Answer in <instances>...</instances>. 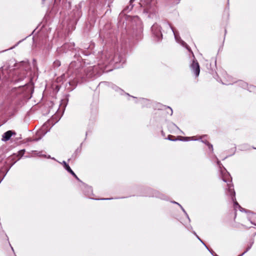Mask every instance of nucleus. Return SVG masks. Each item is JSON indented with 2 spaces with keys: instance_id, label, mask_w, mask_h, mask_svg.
Wrapping results in <instances>:
<instances>
[{
  "instance_id": "39448f33",
  "label": "nucleus",
  "mask_w": 256,
  "mask_h": 256,
  "mask_svg": "<svg viewBox=\"0 0 256 256\" xmlns=\"http://www.w3.org/2000/svg\"><path fill=\"white\" fill-rule=\"evenodd\" d=\"M151 30L153 36L156 37V40H160L162 38V34L160 26L157 24H154L152 26Z\"/></svg>"
},
{
  "instance_id": "dca6fc26",
  "label": "nucleus",
  "mask_w": 256,
  "mask_h": 256,
  "mask_svg": "<svg viewBox=\"0 0 256 256\" xmlns=\"http://www.w3.org/2000/svg\"><path fill=\"white\" fill-rule=\"evenodd\" d=\"M60 64L61 62L59 60H56L53 63V65L54 68H58L60 66Z\"/></svg>"
},
{
  "instance_id": "c756f323",
  "label": "nucleus",
  "mask_w": 256,
  "mask_h": 256,
  "mask_svg": "<svg viewBox=\"0 0 256 256\" xmlns=\"http://www.w3.org/2000/svg\"><path fill=\"white\" fill-rule=\"evenodd\" d=\"M135 0H130V4L134 1Z\"/></svg>"
},
{
  "instance_id": "bb28decb",
  "label": "nucleus",
  "mask_w": 256,
  "mask_h": 256,
  "mask_svg": "<svg viewBox=\"0 0 256 256\" xmlns=\"http://www.w3.org/2000/svg\"><path fill=\"white\" fill-rule=\"evenodd\" d=\"M193 233H194V235H196V238H198V240H200V238H199V236L196 234V232H193Z\"/></svg>"
},
{
  "instance_id": "6ab92c4d",
  "label": "nucleus",
  "mask_w": 256,
  "mask_h": 256,
  "mask_svg": "<svg viewBox=\"0 0 256 256\" xmlns=\"http://www.w3.org/2000/svg\"><path fill=\"white\" fill-rule=\"evenodd\" d=\"M202 142L206 144V145H208V146L209 149L210 150L212 151H213V147H212V144H210L207 141L202 140Z\"/></svg>"
},
{
  "instance_id": "f257e3e1",
  "label": "nucleus",
  "mask_w": 256,
  "mask_h": 256,
  "mask_svg": "<svg viewBox=\"0 0 256 256\" xmlns=\"http://www.w3.org/2000/svg\"><path fill=\"white\" fill-rule=\"evenodd\" d=\"M100 72L98 70V66H89L86 68L82 59L78 58L76 60H74L69 65L67 75L71 77L70 80L74 79L76 77L82 78L84 75L86 77H91L96 74Z\"/></svg>"
},
{
  "instance_id": "412c9836",
  "label": "nucleus",
  "mask_w": 256,
  "mask_h": 256,
  "mask_svg": "<svg viewBox=\"0 0 256 256\" xmlns=\"http://www.w3.org/2000/svg\"><path fill=\"white\" fill-rule=\"evenodd\" d=\"M204 246L205 247L209 250V252L213 254V252L212 250H210L208 249V246L205 244L203 242V241L200 239V240H199Z\"/></svg>"
},
{
  "instance_id": "473e14b6",
  "label": "nucleus",
  "mask_w": 256,
  "mask_h": 256,
  "mask_svg": "<svg viewBox=\"0 0 256 256\" xmlns=\"http://www.w3.org/2000/svg\"><path fill=\"white\" fill-rule=\"evenodd\" d=\"M254 148V149H256V148Z\"/></svg>"
},
{
  "instance_id": "5701e85b",
  "label": "nucleus",
  "mask_w": 256,
  "mask_h": 256,
  "mask_svg": "<svg viewBox=\"0 0 256 256\" xmlns=\"http://www.w3.org/2000/svg\"><path fill=\"white\" fill-rule=\"evenodd\" d=\"M85 188H86L88 190V192H92V188H91L90 186H85Z\"/></svg>"
},
{
  "instance_id": "4468645a",
  "label": "nucleus",
  "mask_w": 256,
  "mask_h": 256,
  "mask_svg": "<svg viewBox=\"0 0 256 256\" xmlns=\"http://www.w3.org/2000/svg\"><path fill=\"white\" fill-rule=\"evenodd\" d=\"M26 72L24 71V72H22V74L20 76H18V79L14 80L15 82H18L23 80L24 79V78H26Z\"/></svg>"
},
{
  "instance_id": "1a4fd4ad",
  "label": "nucleus",
  "mask_w": 256,
  "mask_h": 256,
  "mask_svg": "<svg viewBox=\"0 0 256 256\" xmlns=\"http://www.w3.org/2000/svg\"><path fill=\"white\" fill-rule=\"evenodd\" d=\"M166 24L172 31L173 33H174V36L175 39L176 40V42H178L180 43V44L182 46H185L188 50L189 52H190L192 53L193 56H194V54L192 52L190 48L188 47V44L184 42L183 40H180V37L178 36L177 34H176L175 33V32H174L172 27L170 26V24H168V23H166Z\"/></svg>"
},
{
  "instance_id": "ddd939ff",
  "label": "nucleus",
  "mask_w": 256,
  "mask_h": 256,
  "mask_svg": "<svg viewBox=\"0 0 256 256\" xmlns=\"http://www.w3.org/2000/svg\"><path fill=\"white\" fill-rule=\"evenodd\" d=\"M62 164L65 168V169L70 174H71L72 176H75V173L72 171V170L70 168V166L65 161L62 162Z\"/></svg>"
},
{
  "instance_id": "b1692460",
  "label": "nucleus",
  "mask_w": 256,
  "mask_h": 256,
  "mask_svg": "<svg viewBox=\"0 0 256 256\" xmlns=\"http://www.w3.org/2000/svg\"><path fill=\"white\" fill-rule=\"evenodd\" d=\"M147 196H158V197H159L160 198H162V199H164V198H163V196H158V195H157V194H156L155 195H150V194H149V195H147Z\"/></svg>"
},
{
  "instance_id": "f3484780",
  "label": "nucleus",
  "mask_w": 256,
  "mask_h": 256,
  "mask_svg": "<svg viewBox=\"0 0 256 256\" xmlns=\"http://www.w3.org/2000/svg\"><path fill=\"white\" fill-rule=\"evenodd\" d=\"M253 242H252L250 246H248V248H246V250L242 254H241L240 255L238 256H243L244 254L246 252H248L252 248V244H253Z\"/></svg>"
},
{
  "instance_id": "20e7f679",
  "label": "nucleus",
  "mask_w": 256,
  "mask_h": 256,
  "mask_svg": "<svg viewBox=\"0 0 256 256\" xmlns=\"http://www.w3.org/2000/svg\"><path fill=\"white\" fill-rule=\"evenodd\" d=\"M217 159V164L220 169L222 174V178L224 182H231L232 180L230 174L226 171V169L222 166L220 162Z\"/></svg>"
},
{
  "instance_id": "f03ea898",
  "label": "nucleus",
  "mask_w": 256,
  "mask_h": 256,
  "mask_svg": "<svg viewBox=\"0 0 256 256\" xmlns=\"http://www.w3.org/2000/svg\"><path fill=\"white\" fill-rule=\"evenodd\" d=\"M98 58V68L102 72L108 64H118L122 61V58L118 54L114 56L112 52L108 50H104L99 54Z\"/></svg>"
},
{
  "instance_id": "0eeeda50",
  "label": "nucleus",
  "mask_w": 256,
  "mask_h": 256,
  "mask_svg": "<svg viewBox=\"0 0 256 256\" xmlns=\"http://www.w3.org/2000/svg\"><path fill=\"white\" fill-rule=\"evenodd\" d=\"M74 43H66L64 44L62 46L57 49V52L60 54L62 52H67L68 50H74Z\"/></svg>"
},
{
  "instance_id": "9b49d317",
  "label": "nucleus",
  "mask_w": 256,
  "mask_h": 256,
  "mask_svg": "<svg viewBox=\"0 0 256 256\" xmlns=\"http://www.w3.org/2000/svg\"><path fill=\"white\" fill-rule=\"evenodd\" d=\"M13 134H15V132L12 130L6 132L3 134L2 140L4 142L8 140Z\"/></svg>"
},
{
  "instance_id": "6e6552de",
  "label": "nucleus",
  "mask_w": 256,
  "mask_h": 256,
  "mask_svg": "<svg viewBox=\"0 0 256 256\" xmlns=\"http://www.w3.org/2000/svg\"><path fill=\"white\" fill-rule=\"evenodd\" d=\"M48 122L45 123L42 127L37 132L36 136H38V138H36L34 139V140L38 141L39 140L41 139V138L44 136L50 130V129L48 130Z\"/></svg>"
},
{
  "instance_id": "2f4dec72",
  "label": "nucleus",
  "mask_w": 256,
  "mask_h": 256,
  "mask_svg": "<svg viewBox=\"0 0 256 256\" xmlns=\"http://www.w3.org/2000/svg\"><path fill=\"white\" fill-rule=\"evenodd\" d=\"M88 196H90L89 194H86Z\"/></svg>"
},
{
  "instance_id": "9d476101",
  "label": "nucleus",
  "mask_w": 256,
  "mask_h": 256,
  "mask_svg": "<svg viewBox=\"0 0 256 256\" xmlns=\"http://www.w3.org/2000/svg\"><path fill=\"white\" fill-rule=\"evenodd\" d=\"M192 71L194 73L196 76H198L200 74V66L196 60H194L190 66Z\"/></svg>"
},
{
  "instance_id": "2eb2a0df",
  "label": "nucleus",
  "mask_w": 256,
  "mask_h": 256,
  "mask_svg": "<svg viewBox=\"0 0 256 256\" xmlns=\"http://www.w3.org/2000/svg\"><path fill=\"white\" fill-rule=\"evenodd\" d=\"M238 84L242 86V88H248V84L245 82H243L242 80H240L238 82Z\"/></svg>"
},
{
  "instance_id": "423d86ee",
  "label": "nucleus",
  "mask_w": 256,
  "mask_h": 256,
  "mask_svg": "<svg viewBox=\"0 0 256 256\" xmlns=\"http://www.w3.org/2000/svg\"><path fill=\"white\" fill-rule=\"evenodd\" d=\"M141 6L144 8V12L146 13H150L154 10V8L152 4L150 2V0H142L140 2Z\"/></svg>"
},
{
  "instance_id": "aec40b11",
  "label": "nucleus",
  "mask_w": 256,
  "mask_h": 256,
  "mask_svg": "<svg viewBox=\"0 0 256 256\" xmlns=\"http://www.w3.org/2000/svg\"><path fill=\"white\" fill-rule=\"evenodd\" d=\"M173 202V203H174V204H178V206L181 208H182V211L184 212L186 214V216L188 217V220H190V218H188V215L187 213L185 211V210H184V208H182V206L180 204L178 203V202Z\"/></svg>"
},
{
  "instance_id": "7ed1b4c3",
  "label": "nucleus",
  "mask_w": 256,
  "mask_h": 256,
  "mask_svg": "<svg viewBox=\"0 0 256 256\" xmlns=\"http://www.w3.org/2000/svg\"><path fill=\"white\" fill-rule=\"evenodd\" d=\"M228 194L232 197V200L234 204V208L236 209V207H238L240 211L246 212L245 209L241 207V206H240L238 202L236 201V198L235 197L236 193L234 190V186L231 184H228Z\"/></svg>"
},
{
  "instance_id": "a211bd4d",
  "label": "nucleus",
  "mask_w": 256,
  "mask_h": 256,
  "mask_svg": "<svg viewBox=\"0 0 256 256\" xmlns=\"http://www.w3.org/2000/svg\"><path fill=\"white\" fill-rule=\"evenodd\" d=\"M248 90L250 92H253L256 94V86H250V87L248 88Z\"/></svg>"
},
{
  "instance_id": "393cba45",
  "label": "nucleus",
  "mask_w": 256,
  "mask_h": 256,
  "mask_svg": "<svg viewBox=\"0 0 256 256\" xmlns=\"http://www.w3.org/2000/svg\"><path fill=\"white\" fill-rule=\"evenodd\" d=\"M168 108L170 110V112H168V113L170 114V115H172V109L170 107H169V106H168Z\"/></svg>"
},
{
  "instance_id": "f8f14e48",
  "label": "nucleus",
  "mask_w": 256,
  "mask_h": 256,
  "mask_svg": "<svg viewBox=\"0 0 256 256\" xmlns=\"http://www.w3.org/2000/svg\"><path fill=\"white\" fill-rule=\"evenodd\" d=\"M226 78L227 80L226 82H222L223 84L229 85L232 84L234 82L233 80V78L231 76L227 74H226Z\"/></svg>"
},
{
  "instance_id": "a878e982",
  "label": "nucleus",
  "mask_w": 256,
  "mask_h": 256,
  "mask_svg": "<svg viewBox=\"0 0 256 256\" xmlns=\"http://www.w3.org/2000/svg\"><path fill=\"white\" fill-rule=\"evenodd\" d=\"M172 136L170 135V136H168V140H172V141H174V140H176L172 139V138H172Z\"/></svg>"
},
{
  "instance_id": "4be33fe9",
  "label": "nucleus",
  "mask_w": 256,
  "mask_h": 256,
  "mask_svg": "<svg viewBox=\"0 0 256 256\" xmlns=\"http://www.w3.org/2000/svg\"><path fill=\"white\" fill-rule=\"evenodd\" d=\"M184 140H196V139L194 138V137H184Z\"/></svg>"
},
{
  "instance_id": "cd10ccee",
  "label": "nucleus",
  "mask_w": 256,
  "mask_h": 256,
  "mask_svg": "<svg viewBox=\"0 0 256 256\" xmlns=\"http://www.w3.org/2000/svg\"><path fill=\"white\" fill-rule=\"evenodd\" d=\"M78 180L80 181V180L76 176V175L75 174V176H73Z\"/></svg>"
},
{
  "instance_id": "c85d7f7f",
  "label": "nucleus",
  "mask_w": 256,
  "mask_h": 256,
  "mask_svg": "<svg viewBox=\"0 0 256 256\" xmlns=\"http://www.w3.org/2000/svg\"><path fill=\"white\" fill-rule=\"evenodd\" d=\"M112 198H101L100 200H111Z\"/></svg>"
},
{
  "instance_id": "7c9ffc66",
  "label": "nucleus",
  "mask_w": 256,
  "mask_h": 256,
  "mask_svg": "<svg viewBox=\"0 0 256 256\" xmlns=\"http://www.w3.org/2000/svg\"><path fill=\"white\" fill-rule=\"evenodd\" d=\"M180 0H178V1L176 2L177 4L179 3Z\"/></svg>"
}]
</instances>
